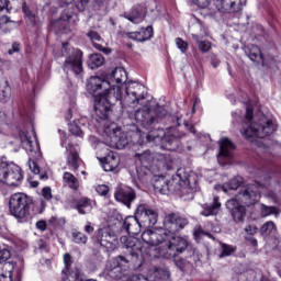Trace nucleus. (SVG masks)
I'll use <instances>...</instances> for the list:
<instances>
[{
	"mask_svg": "<svg viewBox=\"0 0 281 281\" xmlns=\"http://www.w3.org/2000/svg\"><path fill=\"white\" fill-rule=\"evenodd\" d=\"M218 212H221V202L218 201V196H215L211 206L207 204L202 206L201 214L202 216H216Z\"/></svg>",
	"mask_w": 281,
	"mask_h": 281,
	"instance_id": "obj_27",
	"label": "nucleus"
},
{
	"mask_svg": "<svg viewBox=\"0 0 281 281\" xmlns=\"http://www.w3.org/2000/svg\"><path fill=\"white\" fill-rule=\"evenodd\" d=\"M81 175H85V171H82Z\"/></svg>",
	"mask_w": 281,
	"mask_h": 281,
	"instance_id": "obj_64",
	"label": "nucleus"
},
{
	"mask_svg": "<svg viewBox=\"0 0 281 281\" xmlns=\"http://www.w3.org/2000/svg\"><path fill=\"white\" fill-rule=\"evenodd\" d=\"M12 10L10 7V0H0V34L3 32H10V30H15L19 27V23L10 20V18L5 16L8 12Z\"/></svg>",
	"mask_w": 281,
	"mask_h": 281,
	"instance_id": "obj_16",
	"label": "nucleus"
},
{
	"mask_svg": "<svg viewBox=\"0 0 281 281\" xmlns=\"http://www.w3.org/2000/svg\"><path fill=\"white\" fill-rule=\"evenodd\" d=\"M154 188L161 192V194L177 192L184 201H192L194 199L195 190L193 187H190V173L184 168L178 169L170 180L160 176L154 183Z\"/></svg>",
	"mask_w": 281,
	"mask_h": 281,
	"instance_id": "obj_6",
	"label": "nucleus"
},
{
	"mask_svg": "<svg viewBox=\"0 0 281 281\" xmlns=\"http://www.w3.org/2000/svg\"><path fill=\"white\" fill-rule=\"evenodd\" d=\"M245 238L252 245V247H258V240L254 238L258 234V226L254 224H248L244 229Z\"/></svg>",
	"mask_w": 281,
	"mask_h": 281,
	"instance_id": "obj_28",
	"label": "nucleus"
},
{
	"mask_svg": "<svg viewBox=\"0 0 281 281\" xmlns=\"http://www.w3.org/2000/svg\"><path fill=\"white\" fill-rule=\"evenodd\" d=\"M72 240L77 245H87L88 238L82 233L78 232L77 229H74L71 232Z\"/></svg>",
	"mask_w": 281,
	"mask_h": 281,
	"instance_id": "obj_39",
	"label": "nucleus"
},
{
	"mask_svg": "<svg viewBox=\"0 0 281 281\" xmlns=\"http://www.w3.org/2000/svg\"><path fill=\"white\" fill-rule=\"evenodd\" d=\"M86 234H93V226H91V223L88 222V224L85 226Z\"/></svg>",
	"mask_w": 281,
	"mask_h": 281,
	"instance_id": "obj_54",
	"label": "nucleus"
},
{
	"mask_svg": "<svg viewBox=\"0 0 281 281\" xmlns=\"http://www.w3.org/2000/svg\"><path fill=\"white\" fill-rule=\"evenodd\" d=\"M135 160L138 164L136 169L138 179H144V177L155 175V172H159L161 170L172 169V157L170 155L145 150L142 153H136Z\"/></svg>",
	"mask_w": 281,
	"mask_h": 281,
	"instance_id": "obj_7",
	"label": "nucleus"
},
{
	"mask_svg": "<svg viewBox=\"0 0 281 281\" xmlns=\"http://www.w3.org/2000/svg\"><path fill=\"white\" fill-rule=\"evenodd\" d=\"M29 183H30L31 188H38V181L37 180H30L29 179Z\"/></svg>",
	"mask_w": 281,
	"mask_h": 281,
	"instance_id": "obj_55",
	"label": "nucleus"
},
{
	"mask_svg": "<svg viewBox=\"0 0 281 281\" xmlns=\"http://www.w3.org/2000/svg\"><path fill=\"white\" fill-rule=\"evenodd\" d=\"M95 191L98 192V194H100L101 196H106V194H109V187H106V184H99L95 188Z\"/></svg>",
	"mask_w": 281,
	"mask_h": 281,
	"instance_id": "obj_46",
	"label": "nucleus"
},
{
	"mask_svg": "<svg viewBox=\"0 0 281 281\" xmlns=\"http://www.w3.org/2000/svg\"><path fill=\"white\" fill-rule=\"evenodd\" d=\"M125 19H127V21H131V23L138 24L144 21V13L134 10L131 14L126 15Z\"/></svg>",
	"mask_w": 281,
	"mask_h": 281,
	"instance_id": "obj_38",
	"label": "nucleus"
},
{
	"mask_svg": "<svg viewBox=\"0 0 281 281\" xmlns=\"http://www.w3.org/2000/svg\"><path fill=\"white\" fill-rule=\"evenodd\" d=\"M280 214V210L276 206H267L261 204V212L260 215L262 218H267V216H278Z\"/></svg>",
	"mask_w": 281,
	"mask_h": 281,
	"instance_id": "obj_34",
	"label": "nucleus"
},
{
	"mask_svg": "<svg viewBox=\"0 0 281 281\" xmlns=\"http://www.w3.org/2000/svg\"><path fill=\"white\" fill-rule=\"evenodd\" d=\"M184 126L187 128H189L190 133H192L194 135V133H196V131L194 130V127L192 125H189L188 123H184Z\"/></svg>",
	"mask_w": 281,
	"mask_h": 281,
	"instance_id": "obj_56",
	"label": "nucleus"
},
{
	"mask_svg": "<svg viewBox=\"0 0 281 281\" xmlns=\"http://www.w3.org/2000/svg\"><path fill=\"white\" fill-rule=\"evenodd\" d=\"M95 114L101 120L98 122L97 131L103 133L104 142H100L95 136H90L89 142L92 148L97 149L102 148V146H109L110 148L122 150V148H126L131 144V139H128L126 134L122 133V128L117 124L106 121L109 112H106L105 117L102 116V113H98V110H95Z\"/></svg>",
	"mask_w": 281,
	"mask_h": 281,
	"instance_id": "obj_4",
	"label": "nucleus"
},
{
	"mask_svg": "<svg viewBox=\"0 0 281 281\" xmlns=\"http://www.w3.org/2000/svg\"><path fill=\"white\" fill-rule=\"evenodd\" d=\"M211 65H212V67H214V69H216V67H218V65H221V60H218V58H216V56H213L212 60H211Z\"/></svg>",
	"mask_w": 281,
	"mask_h": 281,
	"instance_id": "obj_53",
	"label": "nucleus"
},
{
	"mask_svg": "<svg viewBox=\"0 0 281 281\" xmlns=\"http://www.w3.org/2000/svg\"><path fill=\"white\" fill-rule=\"evenodd\" d=\"M126 267H128V259L124 256H119L110 260L106 265V271L111 273L112 271H115V269L126 270Z\"/></svg>",
	"mask_w": 281,
	"mask_h": 281,
	"instance_id": "obj_24",
	"label": "nucleus"
},
{
	"mask_svg": "<svg viewBox=\"0 0 281 281\" xmlns=\"http://www.w3.org/2000/svg\"><path fill=\"white\" fill-rule=\"evenodd\" d=\"M88 36L90 37V40H91L92 42L100 41V34H98V33L94 32V31H90V32L88 33Z\"/></svg>",
	"mask_w": 281,
	"mask_h": 281,
	"instance_id": "obj_51",
	"label": "nucleus"
},
{
	"mask_svg": "<svg viewBox=\"0 0 281 281\" xmlns=\"http://www.w3.org/2000/svg\"><path fill=\"white\" fill-rule=\"evenodd\" d=\"M63 146H65L67 153H69V155L67 157L68 166H70V168H72V170H77L78 166H79V161H80L78 151L70 149L69 144H67V140H63Z\"/></svg>",
	"mask_w": 281,
	"mask_h": 281,
	"instance_id": "obj_26",
	"label": "nucleus"
},
{
	"mask_svg": "<svg viewBox=\"0 0 281 281\" xmlns=\"http://www.w3.org/2000/svg\"><path fill=\"white\" fill-rule=\"evenodd\" d=\"M22 10L24 12V14H26L27 19L31 21V23H36V15L34 13L31 12L30 8L27 7V4H23L22 5Z\"/></svg>",
	"mask_w": 281,
	"mask_h": 281,
	"instance_id": "obj_43",
	"label": "nucleus"
},
{
	"mask_svg": "<svg viewBox=\"0 0 281 281\" xmlns=\"http://www.w3.org/2000/svg\"><path fill=\"white\" fill-rule=\"evenodd\" d=\"M18 139L30 155H38L41 153V146L38 145V140L36 139V134L34 131L27 132V130H20L18 133Z\"/></svg>",
	"mask_w": 281,
	"mask_h": 281,
	"instance_id": "obj_14",
	"label": "nucleus"
},
{
	"mask_svg": "<svg viewBox=\"0 0 281 281\" xmlns=\"http://www.w3.org/2000/svg\"><path fill=\"white\" fill-rule=\"evenodd\" d=\"M166 110L162 108H158L156 111V117L155 112L150 110L148 105H145L143 109L137 110L134 114L130 115L138 126H143L144 128H149L151 124H155V122H159L161 117H165Z\"/></svg>",
	"mask_w": 281,
	"mask_h": 281,
	"instance_id": "obj_11",
	"label": "nucleus"
},
{
	"mask_svg": "<svg viewBox=\"0 0 281 281\" xmlns=\"http://www.w3.org/2000/svg\"><path fill=\"white\" fill-rule=\"evenodd\" d=\"M158 214L155 210L146 207V205L140 204L137 206L135 216H127L124 221V228L127 234L132 236H137L142 232V223H149V225L157 224Z\"/></svg>",
	"mask_w": 281,
	"mask_h": 281,
	"instance_id": "obj_8",
	"label": "nucleus"
},
{
	"mask_svg": "<svg viewBox=\"0 0 281 281\" xmlns=\"http://www.w3.org/2000/svg\"><path fill=\"white\" fill-rule=\"evenodd\" d=\"M23 181L21 167L14 164L0 162V183L10 187H19Z\"/></svg>",
	"mask_w": 281,
	"mask_h": 281,
	"instance_id": "obj_12",
	"label": "nucleus"
},
{
	"mask_svg": "<svg viewBox=\"0 0 281 281\" xmlns=\"http://www.w3.org/2000/svg\"><path fill=\"white\" fill-rule=\"evenodd\" d=\"M94 240L104 247L106 251H115L117 249V237L111 234L110 228H100Z\"/></svg>",
	"mask_w": 281,
	"mask_h": 281,
	"instance_id": "obj_17",
	"label": "nucleus"
},
{
	"mask_svg": "<svg viewBox=\"0 0 281 281\" xmlns=\"http://www.w3.org/2000/svg\"><path fill=\"white\" fill-rule=\"evenodd\" d=\"M262 190H268V193L265 194L266 199H269L272 203H278V193H276L280 190V182L278 180L266 177L263 182L248 184L241 188L235 198L226 202V207L229 210L235 223H243L245 221L247 207L260 201Z\"/></svg>",
	"mask_w": 281,
	"mask_h": 281,
	"instance_id": "obj_3",
	"label": "nucleus"
},
{
	"mask_svg": "<svg viewBox=\"0 0 281 281\" xmlns=\"http://www.w3.org/2000/svg\"><path fill=\"white\" fill-rule=\"evenodd\" d=\"M133 135H134V137L139 138L137 140L138 144H143L144 143V140H142V139H144V134L140 131H136Z\"/></svg>",
	"mask_w": 281,
	"mask_h": 281,
	"instance_id": "obj_52",
	"label": "nucleus"
},
{
	"mask_svg": "<svg viewBox=\"0 0 281 281\" xmlns=\"http://www.w3.org/2000/svg\"><path fill=\"white\" fill-rule=\"evenodd\" d=\"M95 0H67L66 3H74L76 4V8L80 10V12L87 10L91 3H93Z\"/></svg>",
	"mask_w": 281,
	"mask_h": 281,
	"instance_id": "obj_37",
	"label": "nucleus"
},
{
	"mask_svg": "<svg viewBox=\"0 0 281 281\" xmlns=\"http://www.w3.org/2000/svg\"><path fill=\"white\" fill-rule=\"evenodd\" d=\"M104 65V57L102 54H92L88 59L89 69H98V67H102Z\"/></svg>",
	"mask_w": 281,
	"mask_h": 281,
	"instance_id": "obj_31",
	"label": "nucleus"
},
{
	"mask_svg": "<svg viewBox=\"0 0 281 281\" xmlns=\"http://www.w3.org/2000/svg\"><path fill=\"white\" fill-rule=\"evenodd\" d=\"M234 251H236V248H234L233 246L222 244V252L220 255V258H225V256H232Z\"/></svg>",
	"mask_w": 281,
	"mask_h": 281,
	"instance_id": "obj_41",
	"label": "nucleus"
},
{
	"mask_svg": "<svg viewBox=\"0 0 281 281\" xmlns=\"http://www.w3.org/2000/svg\"><path fill=\"white\" fill-rule=\"evenodd\" d=\"M243 183V178H234L233 180L229 181V183H224L223 186L216 184L215 190L222 192H229V190H238L240 188V184Z\"/></svg>",
	"mask_w": 281,
	"mask_h": 281,
	"instance_id": "obj_29",
	"label": "nucleus"
},
{
	"mask_svg": "<svg viewBox=\"0 0 281 281\" xmlns=\"http://www.w3.org/2000/svg\"><path fill=\"white\" fill-rule=\"evenodd\" d=\"M32 203V198L25 193H14L10 198L9 207L15 218H25L27 210Z\"/></svg>",
	"mask_w": 281,
	"mask_h": 281,
	"instance_id": "obj_13",
	"label": "nucleus"
},
{
	"mask_svg": "<svg viewBox=\"0 0 281 281\" xmlns=\"http://www.w3.org/2000/svg\"><path fill=\"white\" fill-rule=\"evenodd\" d=\"M70 55L66 58L64 64V71H72L76 76L82 72V52L80 49H69Z\"/></svg>",
	"mask_w": 281,
	"mask_h": 281,
	"instance_id": "obj_15",
	"label": "nucleus"
},
{
	"mask_svg": "<svg viewBox=\"0 0 281 281\" xmlns=\"http://www.w3.org/2000/svg\"><path fill=\"white\" fill-rule=\"evenodd\" d=\"M128 80V74L122 67L115 68L112 72L108 74L105 78L90 77L87 83V91L94 98V109L101 113L102 117H106V113L117 102L125 109H137L140 100H144V86L137 82H130L125 89V97L122 100V89Z\"/></svg>",
	"mask_w": 281,
	"mask_h": 281,
	"instance_id": "obj_2",
	"label": "nucleus"
},
{
	"mask_svg": "<svg viewBox=\"0 0 281 281\" xmlns=\"http://www.w3.org/2000/svg\"><path fill=\"white\" fill-rule=\"evenodd\" d=\"M12 258V252H10V250L8 249H2L0 250V265H5V261Z\"/></svg>",
	"mask_w": 281,
	"mask_h": 281,
	"instance_id": "obj_45",
	"label": "nucleus"
},
{
	"mask_svg": "<svg viewBox=\"0 0 281 281\" xmlns=\"http://www.w3.org/2000/svg\"><path fill=\"white\" fill-rule=\"evenodd\" d=\"M245 54L250 60H252V63H261L265 65V59L262 58V52L260 50V47L256 45L245 47Z\"/></svg>",
	"mask_w": 281,
	"mask_h": 281,
	"instance_id": "obj_25",
	"label": "nucleus"
},
{
	"mask_svg": "<svg viewBox=\"0 0 281 281\" xmlns=\"http://www.w3.org/2000/svg\"><path fill=\"white\" fill-rule=\"evenodd\" d=\"M64 183L69 186L71 190H78L80 188V182L76 179L72 173L65 172L63 176Z\"/></svg>",
	"mask_w": 281,
	"mask_h": 281,
	"instance_id": "obj_33",
	"label": "nucleus"
},
{
	"mask_svg": "<svg viewBox=\"0 0 281 281\" xmlns=\"http://www.w3.org/2000/svg\"><path fill=\"white\" fill-rule=\"evenodd\" d=\"M194 236H195L196 240H199V238H201V236H209V238H212V235L204 233L202 228L195 229Z\"/></svg>",
	"mask_w": 281,
	"mask_h": 281,
	"instance_id": "obj_47",
	"label": "nucleus"
},
{
	"mask_svg": "<svg viewBox=\"0 0 281 281\" xmlns=\"http://www.w3.org/2000/svg\"><path fill=\"white\" fill-rule=\"evenodd\" d=\"M192 38H193L194 41H196V43H199V35L193 34V35H192Z\"/></svg>",
	"mask_w": 281,
	"mask_h": 281,
	"instance_id": "obj_58",
	"label": "nucleus"
},
{
	"mask_svg": "<svg viewBox=\"0 0 281 281\" xmlns=\"http://www.w3.org/2000/svg\"><path fill=\"white\" fill-rule=\"evenodd\" d=\"M92 206H91V201H89V199L83 198L80 200L79 204H78V211L80 214H89V212H91Z\"/></svg>",
	"mask_w": 281,
	"mask_h": 281,
	"instance_id": "obj_36",
	"label": "nucleus"
},
{
	"mask_svg": "<svg viewBox=\"0 0 281 281\" xmlns=\"http://www.w3.org/2000/svg\"><path fill=\"white\" fill-rule=\"evenodd\" d=\"M11 89L8 79H0V102H8L10 100Z\"/></svg>",
	"mask_w": 281,
	"mask_h": 281,
	"instance_id": "obj_30",
	"label": "nucleus"
},
{
	"mask_svg": "<svg viewBox=\"0 0 281 281\" xmlns=\"http://www.w3.org/2000/svg\"><path fill=\"white\" fill-rule=\"evenodd\" d=\"M110 277H111V278H113V274H112V273H110Z\"/></svg>",
	"mask_w": 281,
	"mask_h": 281,
	"instance_id": "obj_62",
	"label": "nucleus"
},
{
	"mask_svg": "<svg viewBox=\"0 0 281 281\" xmlns=\"http://www.w3.org/2000/svg\"><path fill=\"white\" fill-rule=\"evenodd\" d=\"M9 54H12V50H9Z\"/></svg>",
	"mask_w": 281,
	"mask_h": 281,
	"instance_id": "obj_63",
	"label": "nucleus"
},
{
	"mask_svg": "<svg viewBox=\"0 0 281 281\" xmlns=\"http://www.w3.org/2000/svg\"><path fill=\"white\" fill-rule=\"evenodd\" d=\"M120 166V157L115 153L111 151L106 157L103 158V170L105 172H113L115 168Z\"/></svg>",
	"mask_w": 281,
	"mask_h": 281,
	"instance_id": "obj_23",
	"label": "nucleus"
},
{
	"mask_svg": "<svg viewBox=\"0 0 281 281\" xmlns=\"http://www.w3.org/2000/svg\"><path fill=\"white\" fill-rule=\"evenodd\" d=\"M75 122H77L79 127L87 126V124H89V119H87L86 116H82L79 120H76Z\"/></svg>",
	"mask_w": 281,
	"mask_h": 281,
	"instance_id": "obj_50",
	"label": "nucleus"
},
{
	"mask_svg": "<svg viewBox=\"0 0 281 281\" xmlns=\"http://www.w3.org/2000/svg\"><path fill=\"white\" fill-rule=\"evenodd\" d=\"M75 21L76 19L71 13H69L68 11H64L61 18L57 21H53L50 25L55 30H59V32H63V30H67L69 25H72Z\"/></svg>",
	"mask_w": 281,
	"mask_h": 281,
	"instance_id": "obj_20",
	"label": "nucleus"
},
{
	"mask_svg": "<svg viewBox=\"0 0 281 281\" xmlns=\"http://www.w3.org/2000/svg\"><path fill=\"white\" fill-rule=\"evenodd\" d=\"M36 228L40 229V232H45V229H47V222L43 220L36 222Z\"/></svg>",
	"mask_w": 281,
	"mask_h": 281,
	"instance_id": "obj_49",
	"label": "nucleus"
},
{
	"mask_svg": "<svg viewBox=\"0 0 281 281\" xmlns=\"http://www.w3.org/2000/svg\"><path fill=\"white\" fill-rule=\"evenodd\" d=\"M0 69H3V60L0 58Z\"/></svg>",
	"mask_w": 281,
	"mask_h": 281,
	"instance_id": "obj_61",
	"label": "nucleus"
},
{
	"mask_svg": "<svg viewBox=\"0 0 281 281\" xmlns=\"http://www.w3.org/2000/svg\"><path fill=\"white\" fill-rule=\"evenodd\" d=\"M276 232H278V228L272 221L266 222L260 228L261 236H274Z\"/></svg>",
	"mask_w": 281,
	"mask_h": 281,
	"instance_id": "obj_32",
	"label": "nucleus"
},
{
	"mask_svg": "<svg viewBox=\"0 0 281 281\" xmlns=\"http://www.w3.org/2000/svg\"><path fill=\"white\" fill-rule=\"evenodd\" d=\"M67 47H69V44H68V43L63 44V49H67Z\"/></svg>",
	"mask_w": 281,
	"mask_h": 281,
	"instance_id": "obj_60",
	"label": "nucleus"
},
{
	"mask_svg": "<svg viewBox=\"0 0 281 281\" xmlns=\"http://www.w3.org/2000/svg\"><path fill=\"white\" fill-rule=\"evenodd\" d=\"M128 38L132 41H137L138 43H144L153 38V26H147L146 29H140L136 32H131L127 34Z\"/></svg>",
	"mask_w": 281,
	"mask_h": 281,
	"instance_id": "obj_21",
	"label": "nucleus"
},
{
	"mask_svg": "<svg viewBox=\"0 0 281 281\" xmlns=\"http://www.w3.org/2000/svg\"><path fill=\"white\" fill-rule=\"evenodd\" d=\"M115 200L131 207V203L135 201V191L130 187H123L116 191Z\"/></svg>",
	"mask_w": 281,
	"mask_h": 281,
	"instance_id": "obj_19",
	"label": "nucleus"
},
{
	"mask_svg": "<svg viewBox=\"0 0 281 281\" xmlns=\"http://www.w3.org/2000/svg\"><path fill=\"white\" fill-rule=\"evenodd\" d=\"M64 265H65V268L61 271V281H69L71 276H75L76 273H79V276H82V272H80V270L78 269L71 270V255L69 254L64 255Z\"/></svg>",
	"mask_w": 281,
	"mask_h": 281,
	"instance_id": "obj_22",
	"label": "nucleus"
},
{
	"mask_svg": "<svg viewBox=\"0 0 281 281\" xmlns=\"http://www.w3.org/2000/svg\"><path fill=\"white\" fill-rule=\"evenodd\" d=\"M199 49L203 54L212 49V43L210 41H201L199 42Z\"/></svg>",
	"mask_w": 281,
	"mask_h": 281,
	"instance_id": "obj_44",
	"label": "nucleus"
},
{
	"mask_svg": "<svg viewBox=\"0 0 281 281\" xmlns=\"http://www.w3.org/2000/svg\"><path fill=\"white\" fill-rule=\"evenodd\" d=\"M200 8H207L211 10V14H214L215 10L222 14H236L243 10L245 0H193Z\"/></svg>",
	"mask_w": 281,
	"mask_h": 281,
	"instance_id": "obj_10",
	"label": "nucleus"
},
{
	"mask_svg": "<svg viewBox=\"0 0 281 281\" xmlns=\"http://www.w3.org/2000/svg\"><path fill=\"white\" fill-rule=\"evenodd\" d=\"M176 45L182 54H186L188 52V42L183 41L182 38L177 37Z\"/></svg>",
	"mask_w": 281,
	"mask_h": 281,
	"instance_id": "obj_42",
	"label": "nucleus"
},
{
	"mask_svg": "<svg viewBox=\"0 0 281 281\" xmlns=\"http://www.w3.org/2000/svg\"><path fill=\"white\" fill-rule=\"evenodd\" d=\"M42 196H44V199H46L47 201H49V199H52V189L49 188H44L42 190Z\"/></svg>",
	"mask_w": 281,
	"mask_h": 281,
	"instance_id": "obj_48",
	"label": "nucleus"
},
{
	"mask_svg": "<svg viewBox=\"0 0 281 281\" xmlns=\"http://www.w3.org/2000/svg\"><path fill=\"white\" fill-rule=\"evenodd\" d=\"M69 131L72 135H75L76 137H82L83 136V132L82 128L78 126V122L74 121L70 125H69Z\"/></svg>",
	"mask_w": 281,
	"mask_h": 281,
	"instance_id": "obj_40",
	"label": "nucleus"
},
{
	"mask_svg": "<svg viewBox=\"0 0 281 281\" xmlns=\"http://www.w3.org/2000/svg\"><path fill=\"white\" fill-rule=\"evenodd\" d=\"M232 150H234V143L227 137L220 139V154L217 160L221 166H227L232 164Z\"/></svg>",
	"mask_w": 281,
	"mask_h": 281,
	"instance_id": "obj_18",
	"label": "nucleus"
},
{
	"mask_svg": "<svg viewBox=\"0 0 281 281\" xmlns=\"http://www.w3.org/2000/svg\"><path fill=\"white\" fill-rule=\"evenodd\" d=\"M94 47H95L97 49H100L101 52H106V48H102V46H101L100 44H95V43H94Z\"/></svg>",
	"mask_w": 281,
	"mask_h": 281,
	"instance_id": "obj_57",
	"label": "nucleus"
},
{
	"mask_svg": "<svg viewBox=\"0 0 281 281\" xmlns=\"http://www.w3.org/2000/svg\"><path fill=\"white\" fill-rule=\"evenodd\" d=\"M49 223H56V217H50Z\"/></svg>",
	"mask_w": 281,
	"mask_h": 281,
	"instance_id": "obj_59",
	"label": "nucleus"
},
{
	"mask_svg": "<svg viewBox=\"0 0 281 281\" xmlns=\"http://www.w3.org/2000/svg\"><path fill=\"white\" fill-rule=\"evenodd\" d=\"M188 225V220L179 214H168L164 220V228L158 231H145L142 240L136 237H121V243L127 249V254L138 267L144 265L146 257L149 258H175L183 254L188 248V239L175 236Z\"/></svg>",
	"mask_w": 281,
	"mask_h": 281,
	"instance_id": "obj_1",
	"label": "nucleus"
},
{
	"mask_svg": "<svg viewBox=\"0 0 281 281\" xmlns=\"http://www.w3.org/2000/svg\"><path fill=\"white\" fill-rule=\"evenodd\" d=\"M245 120L246 123L243 125L240 133L248 142H254L256 137L262 139L276 131L273 120L262 113L254 115V105H251V103L246 108Z\"/></svg>",
	"mask_w": 281,
	"mask_h": 281,
	"instance_id": "obj_5",
	"label": "nucleus"
},
{
	"mask_svg": "<svg viewBox=\"0 0 281 281\" xmlns=\"http://www.w3.org/2000/svg\"><path fill=\"white\" fill-rule=\"evenodd\" d=\"M179 131L177 128L153 130L146 135L147 142H154L156 146L165 148V150H177L179 148Z\"/></svg>",
	"mask_w": 281,
	"mask_h": 281,
	"instance_id": "obj_9",
	"label": "nucleus"
},
{
	"mask_svg": "<svg viewBox=\"0 0 281 281\" xmlns=\"http://www.w3.org/2000/svg\"><path fill=\"white\" fill-rule=\"evenodd\" d=\"M27 166H29L31 172H33V175H35V177H37V179H42V180L47 179V175H45V173L41 175V169L38 168V165H36V161L30 159L27 162Z\"/></svg>",
	"mask_w": 281,
	"mask_h": 281,
	"instance_id": "obj_35",
	"label": "nucleus"
}]
</instances>
